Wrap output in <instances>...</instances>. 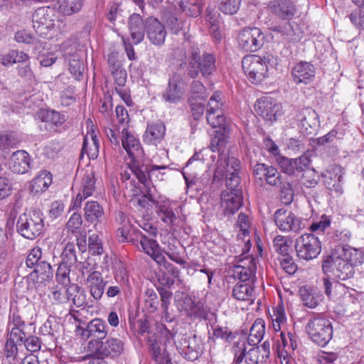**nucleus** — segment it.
Returning a JSON list of instances; mask_svg holds the SVG:
<instances>
[{
    "instance_id": "obj_1",
    "label": "nucleus",
    "mask_w": 364,
    "mask_h": 364,
    "mask_svg": "<svg viewBox=\"0 0 364 364\" xmlns=\"http://www.w3.org/2000/svg\"><path fill=\"white\" fill-rule=\"evenodd\" d=\"M223 105L221 94L215 92L210 98L206 108L207 122L213 128H218L212 134L210 149L213 152L218 151L219 154L223 151L230 132V125L226 122L223 114Z\"/></svg>"
},
{
    "instance_id": "obj_2",
    "label": "nucleus",
    "mask_w": 364,
    "mask_h": 364,
    "mask_svg": "<svg viewBox=\"0 0 364 364\" xmlns=\"http://www.w3.org/2000/svg\"><path fill=\"white\" fill-rule=\"evenodd\" d=\"M278 60L274 55L267 53L263 56L247 55L242 60V69L248 80L253 84L258 85L269 76V69L274 68Z\"/></svg>"
},
{
    "instance_id": "obj_3",
    "label": "nucleus",
    "mask_w": 364,
    "mask_h": 364,
    "mask_svg": "<svg viewBox=\"0 0 364 364\" xmlns=\"http://www.w3.org/2000/svg\"><path fill=\"white\" fill-rule=\"evenodd\" d=\"M216 70V58L214 54L204 52L200 55V49L192 46L188 51L186 73L191 78H196L200 73L203 77H208Z\"/></svg>"
},
{
    "instance_id": "obj_4",
    "label": "nucleus",
    "mask_w": 364,
    "mask_h": 364,
    "mask_svg": "<svg viewBox=\"0 0 364 364\" xmlns=\"http://www.w3.org/2000/svg\"><path fill=\"white\" fill-rule=\"evenodd\" d=\"M322 269L326 276L333 277L341 280L350 279L355 273L351 263L341 256L336 250L323 259Z\"/></svg>"
},
{
    "instance_id": "obj_5",
    "label": "nucleus",
    "mask_w": 364,
    "mask_h": 364,
    "mask_svg": "<svg viewBox=\"0 0 364 364\" xmlns=\"http://www.w3.org/2000/svg\"><path fill=\"white\" fill-rule=\"evenodd\" d=\"M43 227V213L39 210L25 213L17 222L18 232L28 240H33L40 235Z\"/></svg>"
},
{
    "instance_id": "obj_6",
    "label": "nucleus",
    "mask_w": 364,
    "mask_h": 364,
    "mask_svg": "<svg viewBox=\"0 0 364 364\" xmlns=\"http://www.w3.org/2000/svg\"><path fill=\"white\" fill-rule=\"evenodd\" d=\"M87 348L91 355L101 357V358H114L123 353L124 343L117 338H109L105 341L90 340Z\"/></svg>"
},
{
    "instance_id": "obj_7",
    "label": "nucleus",
    "mask_w": 364,
    "mask_h": 364,
    "mask_svg": "<svg viewBox=\"0 0 364 364\" xmlns=\"http://www.w3.org/2000/svg\"><path fill=\"white\" fill-rule=\"evenodd\" d=\"M306 329L311 339L322 346L326 345L332 338L331 323L325 318L315 317L311 318L306 324Z\"/></svg>"
},
{
    "instance_id": "obj_8",
    "label": "nucleus",
    "mask_w": 364,
    "mask_h": 364,
    "mask_svg": "<svg viewBox=\"0 0 364 364\" xmlns=\"http://www.w3.org/2000/svg\"><path fill=\"white\" fill-rule=\"evenodd\" d=\"M297 256L304 260L316 258L321 251V245L318 238L311 233L299 236L295 242Z\"/></svg>"
},
{
    "instance_id": "obj_9",
    "label": "nucleus",
    "mask_w": 364,
    "mask_h": 364,
    "mask_svg": "<svg viewBox=\"0 0 364 364\" xmlns=\"http://www.w3.org/2000/svg\"><path fill=\"white\" fill-rule=\"evenodd\" d=\"M186 85L183 75L177 72L173 73L161 94L162 100L170 104H178L183 98Z\"/></svg>"
},
{
    "instance_id": "obj_10",
    "label": "nucleus",
    "mask_w": 364,
    "mask_h": 364,
    "mask_svg": "<svg viewBox=\"0 0 364 364\" xmlns=\"http://www.w3.org/2000/svg\"><path fill=\"white\" fill-rule=\"evenodd\" d=\"M265 36L258 28H245L238 34L237 41L241 49L246 52H255L264 43Z\"/></svg>"
},
{
    "instance_id": "obj_11",
    "label": "nucleus",
    "mask_w": 364,
    "mask_h": 364,
    "mask_svg": "<svg viewBox=\"0 0 364 364\" xmlns=\"http://www.w3.org/2000/svg\"><path fill=\"white\" fill-rule=\"evenodd\" d=\"M248 252L245 247H242V254L236 257V264L232 269L234 278L242 282H247L255 276V259L249 255L245 256Z\"/></svg>"
},
{
    "instance_id": "obj_12",
    "label": "nucleus",
    "mask_w": 364,
    "mask_h": 364,
    "mask_svg": "<svg viewBox=\"0 0 364 364\" xmlns=\"http://www.w3.org/2000/svg\"><path fill=\"white\" fill-rule=\"evenodd\" d=\"M55 10L49 6L37 9L32 15L33 27L41 36L46 35L53 27Z\"/></svg>"
},
{
    "instance_id": "obj_13",
    "label": "nucleus",
    "mask_w": 364,
    "mask_h": 364,
    "mask_svg": "<svg viewBox=\"0 0 364 364\" xmlns=\"http://www.w3.org/2000/svg\"><path fill=\"white\" fill-rule=\"evenodd\" d=\"M10 333L5 345L6 356L10 363L14 362L18 353V346H22L25 341L26 334L23 331V322L11 325Z\"/></svg>"
},
{
    "instance_id": "obj_14",
    "label": "nucleus",
    "mask_w": 364,
    "mask_h": 364,
    "mask_svg": "<svg viewBox=\"0 0 364 364\" xmlns=\"http://www.w3.org/2000/svg\"><path fill=\"white\" fill-rule=\"evenodd\" d=\"M83 173V178L82 180L81 188L77 193L75 198L72 202V208L73 209L79 208L81 207L82 202L87 198L91 196L95 189V180L94 176V172L91 168H89L84 171H77V174Z\"/></svg>"
},
{
    "instance_id": "obj_15",
    "label": "nucleus",
    "mask_w": 364,
    "mask_h": 364,
    "mask_svg": "<svg viewBox=\"0 0 364 364\" xmlns=\"http://www.w3.org/2000/svg\"><path fill=\"white\" fill-rule=\"evenodd\" d=\"M300 132L303 134H314L319 127L318 115L316 112L310 108L305 107L299 110L296 115Z\"/></svg>"
},
{
    "instance_id": "obj_16",
    "label": "nucleus",
    "mask_w": 364,
    "mask_h": 364,
    "mask_svg": "<svg viewBox=\"0 0 364 364\" xmlns=\"http://www.w3.org/2000/svg\"><path fill=\"white\" fill-rule=\"evenodd\" d=\"M277 228L282 232L296 233L301 229V221L292 212L279 209L274 215Z\"/></svg>"
},
{
    "instance_id": "obj_17",
    "label": "nucleus",
    "mask_w": 364,
    "mask_h": 364,
    "mask_svg": "<svg viewBox=\"0 0 364 364\" xmlns=\"http://www.w3.org/2000/svg\"><path fill=\"white\" fill-rule=\"evenodd\" d=\"M243 200L241 190L223 191L220 196V208L225 216L234 215L242 206Z\"/></svg>"
},
{
    "instance_id": "obj_18",
    "label": "nucleus",
    "mask_w": 364,
    "mask_h": 364,
    "mask_svg": "<svg viewBox=\"0 0 364 364\" xmlns=\"http://www.w3.org/2000/svg\"><path fill=\"white\" fill-rule=\"evenodd\" d=\"M175 343L181 354L187 360H196L200 353L199 341L196 335L191 336L183 335Z\"/></svg>"
},
{
    "instance_id": "obj_19",
    "label": "nucleus",
    "mask_w": 364,
    "mask_h": 364,
    "mask_svg": "<svg viewBox=\"0 0 364 364\" xmlns=\"http://www.w3.org/2000/svg\"><path fill=\"white\" fill-rule=\"evenodd\" d=\"M255 112L265 121L272 122L277 116L281 114L282 107L270 97L258 100L255 105Z\"/></svg>"
},
{
    "instance_id": "obj_20",
    "label": "nucleus",
    "mask_w": 364,
    "mask_h": 364,
    "mask_svg": "<svg viewBox=\"0 0 364 364\" xmlns=\"http://www.w3.org/2000/svg\"><path fill=\"white\" fill-rule=\"evenodd\" d=\"M77 330L80 331L84 338H95L92 340H103L107 335V326L105 321L101 318H94L90 321L86 327L79 325L76 326Z\"/></svg>"
},
{
    "instance_id": "obj_21",
    "label": "nucleus",
    "mask_w": 364,
    "mask_h": 364,
    "mask_svg": "<svg viewBox=\"0 0 364 364\" xmlns=\"http://www.w3.org/2000/svg\"><path fill=\"white\" fill-rule=\"evenodd\" d=\"M140 245L144 252L149 255L159 265L168 268L171 264L166 259L158 242L151 238L141 235L139 240Z\"/></svg>"
},
{
    "instance_id": "obj_22",
    "label": "nucleus",
    "mask_w": 364,
    "mask_h": 364,
    "mask_svg": "<svg viewBox=\"0 0 364 364\" xmlns=\"http://www.w3.org/2000/svg\"><path fill=\"white\" fill-rule=\"evenodd\" d=\"M146 34L150 42L156 46L164 44L167 33L164 26L158 18L153 16L146 18Z\"/></svg>"
},
{
    "instance_id": "obj_23",
    "label": "nucleus",
    "mask_w": 364,
    "mask_h": 364,
    "mask_svg": "<svg viewBox=\"0 0 364 364\" xmlns=\"http://www.w3.org/2000/svg\"><path fill=\"white\" fill-rule=\"evenodd\" d=\"M315 67L310 63L300 61L296 63L291 70V75L295 83L309 84L315 77Z\"/></svg>"
},
{
    "instance_id": "obj_24",
    "label": "nucleus",
    "mask_w": 364,
    "mask_h": 364,
    "mask_svg": "<svg viewBox=\"0 0 364 364\" xmlns=\"http://www.w3.org/2000/svg\"><path fill=\"white\" fill-rule=\"evenodd\" d=\"M128 28L133 43H140L143 41L146 31V19L144 21L139 14H132L128 18Z\"/></svg>"
},
{
    "instance_id": "obj_25",
    "label": "nucleus",
    "mask_w": 364,
    "mask_h": 364,
    "mask_svg": "<svg viewBox=\"0 0 364 364\" xmlns=\"http://www.w3.org/2000/svg\"><path fill=\"white\" fill-rule=\"evenodd\" d=\"M99 146L100 143L97 132L94 130L93 125H92L91 129L87 131V134L84 137L79 159H82L85 154H87L88 159H96L99 155Z\"/></svg>"
},
{
    "instance_id": "obj_26",
    "label": "nucleus",
    "mask_w": 364,
    "mask_h": 364,
    "mask_svg": "<svg viewBox=\"0 0 364 364\" xmlns=\"http://www.w3.org/2000/svg\"><path fill=\"white\" fill-rule=\"evenodd\" d=\"M221 166H225V173H226V191H233L240 190L237 186L240 184V177L238 171L240 168V161H220Z\"/></svg>"
},
{
    "instance_id": "obj_27",
    "label": "nucleus",
    "mask_w": 364,
    "mask_h": 364,
    "mask_svg": "<svg viewBox=\"0 0 364 364\" xmlns=\"http://www.w3.org/2000/svg\"><path fill=\"white\" fill-rule=\"evenodd\" d=\"M269 9L272 13L283 20L291 19L296 9L291 0H274L269 2Z\"/></svg>"
},
{
    "instance_id": "obj_28",
    "label": "nucleus",
    "mask_w": 364,
    "mask_h": 364,
    "mask_svg": "<svg viewBox=\"0 0 364 364\" xmlns=\"http://www.w3.org/2000/svg\"><path fill=\"white\" fill-rule=\"evenodd\" d=\"M86 283L91 296L96 300L100 299L105 291L107 282L104 281L100 272L92 271L87 275Z\"/></svg>"
},
{
    "instance_id": "obj_29",
    "label": "nucleus",
    "mask_w": 364,
    "mask_h": 364,
    "mask_svg": "<svg viewBox=\"0 0 364 364\" xmlns=\"http://www.w3.org/2000/svg\"><path fill=\"white\" fill-rule=\"evenodd\" d=\"M178 206L173 201H164L159 205L156 213L158 217L168 225H173L177 220Z\"/></svg>"
},
{
    "instance_id": "obj_30",
    "label": "nucleus",
    "mask_w": 364,
    "mask_h": 364,
    "mask_svg": "<svg viewBox=\"0 0 364 364\" xmlns=\"http://www.w3.org/2000/svg\"><path fill=\"white\" fill-rule=\"evenodd\" d=\"M165 132L166 127L162 122L149 124L143 135V140L147 144H156L162 140Z\"/></svg>"
},
{
    "instance_id": "obj_31",
    "label": "nucleus",
    "mask_w": 364,
    "mask_h": 364,
    "mask_svg": "<svg viewBox=\"0 0 364 364\" xmlns=\"http://www.w3.org/2000/svg\"><path fill=\"white\" fill-rule=\"evenodd\" d=\"M237 225L240 228V232L237 235V245L239 247H245L247 251H250L252 245L249 236L250 220L248 216L244 213H240L238 215Z\"/></svg>"
},
{
    "instance_id": "obj_32",
    "label": "nucleus",
    "mask_w": 364,
    "mask_h": 364,
    "mask_svg": "<svg viewBox=\"0 0 364 364\" xmlns=\"http://www.w3.org/2000/svg\"><path fill=\"white\" fill-rule=\"evenodd\" d=\"M34 272L36 274V289L46 287L53 277V271L51 265L45 261H41L35 267Z\"/></svg>"
},
{
    "instance_id": "obj_33",
    "label": "nucleus",
    "mask_w": 364,
    "mask_h": 364,
    "mask_svg": "<svg viewBox=\"0 0 364 364\" xmlns=\"http://www.w3.org/2000/svg\"><path fill=\"white\" fill-rule=\"evenodd\" d=\"M122 133L123 134L122 144L129 158L131 159H136L140 157L142 150L139 141L132 134L128 133L125 129L122 130Z\"/></svg>"
},
{
    "instance_id": "obj_34",
    "label": "nucleus",
    "mask_w": 364,
    "mask_h": 364,
    "mask_svg": "<svg viewBox=\"0 0 364 364\" xmlns=\"http://www.w3.org/2000/svg\"><path fill=\"white\" fill-rule=\"evenodd\" d=\"M52 181L51 173L48 171H42L31 181L29 189L34 194L42 193L48 188Z\"/></svg>"
},
{
    "instance_id": "obj_35",
    "label": "nucleus",
    "mask_w": 364,
    "mask_h": 364,
    "mask_svg": "<svg viewBox=\"0 0 364 364\" xmlns=\"http://www.w3.org/2000/svg\"><path fill=\"white\" fill-rule=\"evenodd\" d=\"M82 220L81 215L78 213H74L66 223L65 229L61 232L60 237L58 239L60 243H65L70 237V235L79 231L81 228Z\"/></svg>"
},
{
    "instance_id": "obj_36",
    "label": "nucleus",
    "mask_w": 364,
    "mask_h": 364,
    "mask_svg": "<svg viewBox=\"0 0 364 364\" xmlns=\"http://www.w3.org/2000/svg\"><path fill=\"white\" fill-rule=\"evenodd\" d=\"M336 250L341 256L351 263L353 267L364 262V254L360 250L346 245L338 247Z\"/></svg>"
},
{
    "instance_id": "obj_37",
    "label": "nucleus",
    "mask_w": 364,
    "mask_h": 364,
    "mask_svg": "<svg viewBox=\"0 0 364 364\" xmlns=\"http://www.w3.org/2000/svg\"><path fill=\"white\" fill-rule=\"evenodd\" d=\"M38 117L42 122L48 123L56 127L61 126L66 121L64 114L50 109H40L38 112Z\"/></svg>"
},
{
    "instance_id": "obj_38",
    "label": "nucleus",
    "mask_w": 364,
    "mask_h": 364,
    "mask_svg": "<svg viewBox=\"0 0 364 364\" xmlns=\"http://www.w3.org/2000/svg\"><path fill=\"white\" fill-rule=\"evenodd\" d=\"M299 295L304 304L309 308H315L321 299V295L318 291L307 287L299 289Z\"/></svg>"
},
{
    "instance_id": "obj_39",
    "label": "nucleus",
    "mask_w": 364,
    "mask_h": 364,
    "mask_svg": "<svg viewBox=\"0 0 364 364\" xmlns=\"http://www.w3.org/2000/svg\"><path fill=\"white\" fill-rule=\"evenodd\" d=\"M104 210L97 201H88L84 208V216L87 221L95 223L103 218Z\"/></svg>"
},
{
    "instance_id": "obj_40",
    "label": "nucleus",
    "mask_w": 364,
    "mask_h": 364,
    "mask_svg": "<svg viewBox=\"0 0 364 364\" xmlns=\"http://www.w3.org/2000/svg\"><path fill=\"white\" fill-rule=\"evenodd\" d=\"M265 332V325L262 319L258 318L252 324L249 336L247 338L250 346L258 344L264 337Z\"/></svg>"
},
{
    "instance_id": "obj_41",
    "label": "nucleus",
    "mask_w": 364,
    "mask_h": 364,
    "mask_svg": "<svg viewBox=\"0 0 364 364\" xmlns=\"http://www.w3.org/2000/svg\"><path fill=\"white\" fill-rule=\"evenodd\" d=\"M272 327L275 331H280L282 326L287 322V316L284 308L282 305H278L272 308V313H269Z\"/></svg>"
},
{
    "instance_id": "obj_42",
    "label": "nucleus",
    "mask_w": 364,
    "mask_h": 364,
    "mask_svg": "<svg viewBox=\"0 0 364 364\" xmlns=\"http://www.w3.org/2000/svg\"><path fill=\"white\" fill-rule=\"evenodd\" d=\"M67 294H68V301L70 300L74 306L80 307L85 303L86 294L79 286L76 284L69 286L67 288Z\"/></svg>"
},
{
    "instance_id": "obj_43",
    "label": "nucleus",
    "mask_w": 364,
    "mask_h": 364,
    "mask_svg": "<svg viewBox=\"0 0 364 364\" xmlns=\"http://www.w3.org/2000/svg\"><path fill=\"white\" fill-rule=\"evenodd\" d=\"M254 292V288L250 284H237L232 289V296L239 301H247L251 299Z\"/></svg>"
},
{
    "instance_id": "obj_44",
    "label": "nucleus",
    "mask_w": 364,
    "mask_h": 364,
    "mask_svg": "<svg viewBox=\"0 0 364 364\" xmlns=\"http://www.w3.org/2000/svg\"><path fill=\"white\" fill-rule=\"evenodd\" d=\"M279 165L284 173L294 175L304 171L309 164H303L302 161H279Z\"/></svg>"
},
{
    "instance_id": "obj_45",
    "label": "nucleus",
    "mask_w": 364,
    "mask_h": 364,
    "mask_svg": "<svg viewBox=\"0 0 364 364\" xmlns=\"http://www.w3.org/2000/svg\"><path fill=\"white\" fill-rule=\"evenodd\" d=\"M264 149L267 150L272 156L279 157L277 159H289L286 156H282L279 146L269 137L264 139ZM312 153H307L296 158L295 159H309L312 157Z\"/></svg>"
},
{
    "instance_id": "obj_46",
    "label": "nucleus",
    "mask_w": 364,
    "mask_h": 364,
    "mask_svg": "<svg viewBox=\"0 0 364 364\" xmlns=\"http://www.w3.org/2000/svg\"><path fill=\"white\" fill-rule=\"evenodd\" d=\"M270 30L277 33L284 37V39L292 41L296 40V33L290 22H285L279 25L272 26Z\"/></svg>"
},
{
    "instance_id": "obj_47",
    "label": "nucleus",
    "mask_w": 364,
    "mask_h": 364,
    "mask_svg": "<svg viewBox=\"0 0 364 364\" xmlns=\"http://www.w3.org/2000/svg\"><path fill=\"white\" fill-rule=\"evenodd\" d=\"M82 7V0H62L59 10L63 15L70 16L79 12Z\"/></svg>"
},
{
    "instance_id": "obj_48",
    "label": "nucleus",
    "mask_w": 364,
    "mask_h": 364,
    "mask_svg": "<svg viewBox=\"0 0 364 364\" xmlns=\"http://www.w3.org/2000/svg\"><path fill=\"white\" fill-rule=\"evenodd\" d=\"M69 61V70L71 75L77 80H80L82 77L84 65L82 60H80L77 55H70L68 57Z\"/></svg>"
},
{
    "instance_id": "obj_49",
    "label": "nucleus",
    "mask_w": 364,
    "mask_h": 364,
    "mask_svg": "<svg viewBox=\"0 0 364 364\" xmlns=\"http://www.w3.org/2000/svg\"><path fill=\"white\" fill-rule=\"evenodd\" d=\"M65 287L55 286L52 288L48 295L49 299L53 304H63L68 302L67 289Z\"/></svg>"
},
{
    "instance_id": "obj_50",
    "label": "nucleus",
    "mask_w": 364,
    "mask_h": 364,
    "mask_svg": "<svg viewBox=\"0 0 364 364\" xmlns=\"http://www.w3.org/2000/svg\"><path fill=\"white\" fill-rule=\"evenodd\" d=\"M70 264L65 262H60L56 272V280L63 287H67L70 283Z\"/></svg>"
},
{
    "instance_id": "obj_51",
    "label": "nucleus",
    "mask_w": 364,
    "mask_h": 364,
    "mask_svg": "<svg viewBox=\"0 0 364 364\" xmlns=\"http://www.w3.org/2000/svg\"><path fill=\"white\" fill-rule=\"evenodd\" d=\"M244 358L247 364H264L267 360L257 347L251 348L247 352L245 350Z\"/></svg>"
},
{
    "instance_id": "obj_52",
    "label": "nucleus",
    "mask_w": 364,
    "mask_h": 364,
    "mask_svg": "<svg viewBox=\"0 0 364 364\" xmlns=\"http://www.w3.org/2000/svg\"><path fill=\"white\" fill-rule=\"evenodd\" d=\"M70 238L65 242V246L61 254L62 262L70 264H74L77 260L75 246L73 242L70 241Z\"/></svg>"
},
{
    "instance_id": "obj_53",
    "label": "nucleus",
    "mask_w": 364,
    "mask_h": 364,
    "mask_svg": "<svg viewBox=\"0 0 364 364\" xmlns=\"http://www.w3.org/2000/svg\"><path fill=\"white\" fill-rule=\"evenodd\" d=\"M220 11L225 14L232 15L238 11L241 0H218Z\"/></svg>"
},
{
    "instance_id": "obj_54",
    "label": "nucleus",
    "mask_w": 364,
    "mask_h": 364,
    "mask_svg": "<svg viewBox=\"0 0 364 364\" xmlns=\"http://www.w3.org/2000/svg\"><path fill=\"white\" fill-rule=\"evenodd\" d=\"M8 166L14 173L23 174L31 169L30 161H9Z\"/></svg>"
},
{
    "instance_id": "obj_55",
    "label": "nucleus",
    "mask_w": 364,
    "mask_h": 364,
    "mask_svg": "<svg viewBox=\"0 0 364 364\" xmlns=\"http://www.w3.org/2000/svg\"><path fill=\"white\" fill-rule=\"evenodd\" d=\"M351 23L358 30H364V8L359 7L349 15Z\"/></svg>"
},
{
    "instance_id": "obj_56",
    "label": "nucleus",
    "mask_w": 364,
    "mask_h": 364,
    "mask_svg": "<svg viewBox=\"0 0 364 364\" xmlns=\"http://www.w3.org/2000/svg\"><path fill=\"white\" fill-rule=\"evenodd\" d=\"M245 338L235 343L232 347L234 360L232 364H240L243 359L245 351Z\"/></svg>"
},
{
    "instance_id": "obj_57",
    "label": "nucleus",
    "mask_w": 364,
    "mask_h": 364,
    "mask_svg": "<svg viewBox=\"0 0 364 364\" xmlns=\"http://www.w3.org/2000/svg\"><path fill=\"white\" fill-rule=\"evenodd\" d=\"M186 305L185 310L191 316H200L203 310V304L201 302H196L191 298L184 299Z\"/></svg>"
},
{
    "instance_id": "obj_58",
    "label": "nucleus",
    "mask_w": 364,
    "mask_h": 364,
    "mask_svg": "<svg viewBox=\"0 0 364 364\" xmlns=\"http://www.w3.org/2000/svg\"><path fill=\"white\" fill-rule=\"evenodd\" d=\"M89 252L93 255H100L103 252V247L99 237L96 234H92L88 238Z\"/></svg>"
},
{
    "instance_id": "obj_59",
    "label": "nucleus",
    "mask_w": 364,
    "mask_h": 364,
    "mask_svg": "<svg viewBox=\"0 0 364 364\" xmlns=\"http://www.w3.org/2000/svg\"><path fill=\"white\" fill-rule=\"evenodd\" d=\"M42 257V251L39 247H33L30 252L28 253L26 260V264L29 268L36 267L38 264H39L40 259Z\"/></svg>"
},
{
    "instance_id": "obj_60",
    "label": "nucleus",
    "mask_w": 364,
    "mask_h": 364,
    "mask_svg": "<svg viewBox=\"0 0 364 364\" xmlns=\"http://www.w3.org/2000/svg\"><path fill=\"white\" fill-rule=\"evenodd\" d=\"M273 246L274 250L283 256L288 255L289 245L285 237L277 235L273 240Z\"/></svg>"
},
{
    "instance_id": "obj_61",
    "label": "nucleus",
    "mask_w": 364,
    "mask_h": 364,
    "mask_svg": "<svg viewBox=\"0 0 364 364\" xmlns=\"http://www.w3.org/2000/svg\"><path fill=\"white\" fill-rule=\"evenodd\" d=\"M289 333L285 334L283 331H281L279 334L280 340L278 341V354L280 358H283L284 360H286V357H287V346L289 345V341H288Z\"/></svg>"
},
{
    "instance_id": "obj_62",
    "label": "nucleus",
    "mask_w": 364,
    "mask_h": 364,
    "mask_svg": "<svg viewBox=\"0 0 364 364\" xmlns=\"http://www.w3.org/2000/svg\"><path fill=\"white\" fill-rule=\"evenodd\" d=\"M15 39L17 42L24 43L27 44L35 43L37 47L41 46L39 41H36L35 38L25 30L18 31L15 33Z\"/></svg>"
},
{
    "instance_id": "obj_63",
    "label": "nucleus",
    "mask_w": 364,
    "mask_h": 364,
    "mask_svg": "<svg viewBox=\"0 0 364 364\" xmlns=\"http://www.w3.org/2000/svg\"><path fill=\"white\" fill-rule=\"evenodd\" d=\"M186 7L180 9L186 15L192 17H197L201 14L202 7L199 2L195 1L193 3H191L188 0H186Z\"/></svg>"
},
{
    "instance_id": "obj_64",
    "label": "nucleus",
    "mask_w": 364,
    "mask_h": 364,
    "mask_svg": "<svg viewBox=\"0 0 364 364\" xmlns=\"http://www.w3.org/2000/svg\"><path fill=\"white\" fill-rule=\"evenodd\" d=\"M280 265L282 268L289 274H293L296 272L297 265L294 262L292 257L288 255L283 256L280 259Z\"/></svg>"
}]
</instances>
